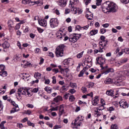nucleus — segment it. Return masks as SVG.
Masks as SVG:
<instances>
[{"label": "nucleus", "instance_id": "f257e3e1", "mask_svg": "<svg viewBox=\"0 0 129 129\" xmlns=\"http://www.w3.org/2000/svg\"><path fill=\"white\" fill-rule=\"evenodd\" d=\"M56 37L59 40H63V41H67V40H69V41L71 43H76L77 42L78 40H79V38H80V34H72L70 35L69 37L66 35V33L65 32L63 31V29H60L58 31H57L56 33Z\"/></svg>", "mask_w": 129, "mask_h": 129}, {"label": "nucleus", "instance_id": "f03ea898", "mask_svg": "<svg viewBox=\"0 0 129 129\" xmlns=\"http://www.w3.org/2000/svg\"><path fill=\"white\" fill-rule=\"evenodd\" d=\"M22 95H25V96H29V97H31V96H32L31 89L27 88H21L18 89V96H17V99H21Z\"/></svg>", "mask_w": 129, "mask_h": 129}, {"label": "nucleus", "instance_id": "7ed1b4c3", "mask_svg": "<svg viewBox=\"0 0 129 129\" xmlns=\"http://www.w3.org/2000/svg\"><path fill=\"white\" fill-rule=\"evenodd\" d=\"M84 120V117L81 115H79L78 117L72 123V126L73 128H78L81 124L82 121Z\"/></svg>", "mask_w": 129, "mask_h": 129}, {"label": "nucleus", "instance_id": "20e7f679", "mask_svg": "<svg viewBox=\"0 0 129 129\" xmlns=\"http://www.w3.org/2000/svg\"><path fill=\"white\" fill-rule=\"evenodd\" d=\"M64 48H65L64 44H61L56 47L55 51L56 57H63L64 56Z\"/></svg>", "mask_w": 129, "mask_h": 129}, {"label": "nucleus", "instance_id": "39448f33", "mask_svg": "<svg viewBox=\"0 0 129 129\" xmlns=\"http://www.w3.org/2000/svg\"><path fill=\"white\" fill-rule=\"evenodd\" d=\"M126 75L127 76H129V72L127 71L117 72L116 74V80H121L123 79L122 78L126 76Z\"/></svg>", "mask_w": 129, "mask_h": 129}, {"label": "nucleus", "instance_id": "423d86ee", "mask_svg": "<svg viewBox=\"0 0 129 129\" xmlns=\"http://www.w3.org/2000/svg\"><path fill=\"white\" fill-rule=\"evenodd\" d=\"M104 7H106L109 12H112V13L116 12V5L112 2L104 4Z\"/></svg>", "mask_w": 129, "mask_h": 129}, {"label": "nucleus", "instance_id": "0eeeda50", "mask_svg": "<svg viewBox=\"0 0 129 129\" xmlns=\"http://www.w3.org/2000/svg\"><path fill=\"white\" fill-rule=\"evenodd\" d=\"M49 24L51 28H54L58 27V25H59L58 19L57 18H51L50 20Z\"/></svg>", "mask_w": 129, "mask_h": 129}, {"label": "nucleus", "instance_id": "6e6552de", "mask_svg": "<svg viewBox=\"0 0 129 129\" xmlns=\"http://www.w3.org/2000/svg\"><path fill=\"white\" fill-rule=\"evenodd\" d=\"M97 64H99L102 69H104L105 67L103 66L105 64V58L102 57H98L96 58Z\"/></svg>", "mask_w": 129, "mask_h": 129}, {"label": "nucleus", "instance_id": "1a4fd4ad", "mask_svg": "<svg viewBox=\"0 0 129 129\" xmlns=\"http://www.w3.org/2000/svg\"><path fill=\"white\" fill-rule=\"evenodd\" d=\"M6 66L4 64H0V76L2 77H7L8 76V72L5 71Z\"/></svg>", "mask_w": 129, "mask_h": 129}, {"label": "nucleus", "instance_id": "9d476101", "mask_svg": "<svg viewBox=\"0 0 129 129\" xmlns=\"http://www.w3.org/2000/svg\"><path fill=\"white\" fill-rule=\"evenodd\" d=\"M119 104L120 108L125 109V108H128V103L124 99H121L119 102Z\"/></svg>", "mask_w": 129, "mask_h": 129}, {"label": "nucleus", "instance_id": "9b49d317", "mask_svg": "<svg viewBox=\"0 0 129 129\" xmlns=\"http://www.w3.org/2000/svg\"><path fill=\"white\" fill-rule=\"evenodd\" d=\"M79 4V0H70L69 5V8H74V6H77Z\"/></svg>", "mask_w": 129, "mask_h": 129}, {"label": "nucleus", "instance_id": "f8f14e48", "mask_svg": "<svg viewBox=\"0 0 129 129\" xmlns=\"http://www.w3.org/2000/svg\"><path fill=\"white\" fill-rule=\"evenodd\" d=\"M59 112L58 115L59 117H61V115L65 114V110H64V106L63 105H61L59 107Z\"/></svg>", "mask_w": 129, "mask_h": 129}, {"label": "nucleus", "instance_id": "ddd939ff", "mask_svg": "<svg viewBox=\"0 0 129 129\" xmlns=\"http://www.w3.org/2000/svg\"><path fill=\"white\" fill-rule=\"evenodd\" d=\"M72 62H73V60L72 59L68 58L63 60V65H68V66H69V65H73Z\"/></svg>", "mask_w": 129, "mask_h": 129}, {"label": "nucleus", "instance_id": "4468645a", "mask_svg": "<svg viewBox=\"0 0 129 129\" xmlns=\"http://www.w3.org/2000/svg\"><path fill=\"white\" fill-rule=\"evenodd\" d=\"M38 23L42 27H46V26H47V21L45 19L38 18Z\"/></svg>", "mask_w": 129, "mask_h": 129}, {"label": "nucleus", "instance_id": "2eb2a0df", "mask_svg": "<svg viewBox=\"0 0 129 129\" xmlns=\"http://www.w3.org/2000/svg\"><path fill=\"white\" fill-rule=\"evenodd\" d=\"M98 102H99V97L98 96H95L94 98H93L92 100V104L94 106L97 105L98 104Z\"/></svg>", "mask_w": 129, "mask_h": 129}, {"label": "nucleus", "instance_id": "dca6fc26", "mask_svg": "<svg viewBox=\"0 0 129 129\" xmlns=\"http://www.w3.org/2000/svg\"><path fill=\"white\" fill-rule=\"evenodd\" d=\"M107 45V41L99 42L100 49L105 50V47H106Z\"/></svg>", "mask_w": 129, "mask_h": 129}, {"label": "nucleus", "instance_id": "f3484780", "mask_svg": "<svg viewBox=\"0 0 129 129\" xmlns=\"http://www.w3.org/2000/svg\"><path fill=\"white\" fill-rule=\"evenodd\" d=\"M58 5L61 7L62 8H64V7H66V5H67V0H58Z\"/></svg>", "mask_w": 129, "mask_h": 129}, {"label": "nucleus", "instance_id": "a211bd4d", "mask_svg": "<svg viewBox=\"0 0 129 129\" xmlns=\"http://www.w3.org/2000/svg\"><path fill=\"white\" fill-rule=\"evenodd\" d=\"M94 111V115L96 117H97V116H100V115L102 114V111L99 110L98 108H96Z\"/></svg>", "mask_w": 129, "mask_h": 129}, {"label": "nucleus", "instance_id": "6ab92c4d", "mask_svg": "<svg viewBox=\"0 0 129 129\" xmlns=\"http://www.w3.org/2000/svg\"><path fill=\"white\" fill-rule=\"evenodd\" d=\"M2 46L3 49H8L10 48V43L7 41H5L2 44Z\"/></svg>", "mask_w": 129, "mask_h": 129}, {"label": "nucleus", "instance_id": "aec40b11", "mask_svg": "<svg viewBox=\"0 0 129 129\" xmlns=\"http://www.w3.org/2000/svg\"><path fill=\"white\" fill-rule=\"evenodd\" d=\"M62 100H63V99L61 96H57L56 97L53 99V101L56 103L59 102V101H62Z\"/></svg>", "mask_w": 129, "mask_h": 129}, {"label": "nucleus", "instance_id": "412c9836", "mask_svg": "<svg viewBox=\"0 0 129 129\" xmlns=\"http://www.w3.org/2000/svg\"><path fill=\"white\" fill-rule=\"evenodd\" d=\"M19 110H20V108H19V106H16L11 110V113H15V112H18Z\"/></svg>", "mask_w": 129, "mask_h": 129}, {"label": "nucleus", "instance_id": "4be33fe9", "mask_svg": "<svg viewBox=\"0 0 129 129\" xmlns=\"http://www.w3.org/2000/svg\"><path fill=\"white\" fill-rule=\"evenodd\" d=\"M111 83H113V80L111 78L107 79L104 81L105 84H111Z\"/></svg>", "mask_w": 129, "mask_h": 129}, {"label": "nucleus", "instance_id": "5701e85b", "mask_svg": "<svg viewBox=\"0 0 129 129\" xmlns=\"http://www.w3.org/2000/svg\"><path fill=\"white\" fill-rule=\"evenodd\" d=\"M88 28H89V25L85 26L82 27H80V26H79V25L77 26V29H79H79H80V30H88Z\"/></svg>", "mask_w": 129, "mask_h": 129}, {"label": "nucleus", "instance_id": "b1692460", "mask_svg": "<svg viewBox=\"0 0 129 129\" xmlns=\"http://www.w3.org/2000/svg\"><path fill=\"white\" fill-rule=\"evenodd\" d=\"M85 71H86V68H84L82 71L80 72V74L78 75L79 77H83V75L84 73H85Z\"/></svg>", "mask_w": 129, "mask_h": 129}, {"label": "nucleus", "instance_id": "393cba45", "mask_svg": "<svg viewBox=\"0 0 129 129\" xmlns=\"http://www.w3.org/2000/svg\"><path fill=\"white\" fill-rule=\"evenodd\" d=\"M98 33V30L97 29L96 30H92L90 32V36H94L96 35Z\"/></svg>", "mask_w": 129, "mask_h": 129}, {"label": "nucleus", "instance_id": "a878e982", "mask_svg": "<svg viewBox=\"0 0 129 129\" xmlns=\"http://www.w3.org/2000/svg\"><path fill=\"white\" fill-rule=\"evenodd\" d=\"M42 76V74L40 73H35L34 74V78L36 79H41V77Z\"/></svg>", "mask_w": 129, "mask_h": 129}, {"label": "nucleus", "instance_id": "bb28decb", "mask_svg": "<svg viewBox=\"0 0 129 129\" xmlns=\"http://www.w3.org/2000/svg\"><path fill=\"white\" fill-rule=\"evenodd\" d=\"M113 83L117 86H120L121 85V81H118L116 79H115V81H113Z\"/></svg>", "mask_w": 129, "mask_h": 129}, {"label": "nucleus", "instance_id": "cd10ccee", "mask_svg": "<svg viewBox=\"0 0 129 129\" xmlns=\"http://www.w3.org/2000/svg\"><path fill=\"white\" fill-rule=\"evenodd\" d=\"M44 90L48 93H51L52 92V88L50 87H45L44 88Z\"/></svg>", "mask_w": 129, "mask_h": 129}, {"label": "nucleus", "instance_id": "c85d7f7f", "mask_svg": "<svg viewBox=\"0 0 129 129\" xmlns=\"http://www.w3.org/2000/svg\"><path fill=\"white\" fill-rule=\"evenodd\" d=\"M6 121H3L1 123L0 127L1 129H8L7 127H5V123H6Z\"/></svg>", "mask_w": 129, "mask_h": 129}, {"label": "nucleus", "instance_id": "c756f323", "mask_svg": "<svg viewBox=\"0 0 129 129\" xmlns=\"http://www.w3.org/2000/svg\"><path fill=\"white\" fill-rule=\"evenodd\" d=\"M106 94L110 96H112L114 94L113 90H110L107 91L106 92Z\"/></svg>", "mask_w": 129, "mask_h": 129}, {"label": "nucleus", "instance_id": "7c9ffc66", "mask_svg": "<svg viewBox=\"0 0 129 129\" xmlns=\"http://www.w3.org/2000/svg\"><path fill=\"white\" fill-rule=\"evenodd\" d=\"M68 90V88L66 86H62L60 88L61 92H65Z\"/></svg>", "mask_w": 129, "mask_h": 129}, {"label": "nucleus", "instance_id": "2f4dec72", "mask_svg": "<svg viewBox=\"0 0 129 129\" xmlns=\"http://www.w3.org/2000/svg\"><path fill=\"white\" fill-rule=\"evenodd\" d=\"M8 25L9 29H11V28H13L14 26V22L12 20H9L8 22Z\"/></svg>", "mask_w": 129, "mask_h": 129}, {"label": "nucleus", "instance_id": "473e14b6", "mask_svg": "<svg viewBox=\"0 0 129 129\" xmlns=\"http://www.w3.org/2000/svg\"><path fill=\"white\" fill-rule=\"evenodd\" d=\"M34 52L35 54H41L42 53V51L41 50V49L37 47L35 48Z\"/></svg>", "mask_w": 129, "mask_h": 129}, {"label": "nucleus", "instance_id": "72a5a7b5", "mask_svg": "<svg viewBox=\"0 0 129 129\" xmlns=\"http://www.w3.org/2000/svg\"><path fill=\"white\" fill-rule=\"evenodd\" d=\"M23 63L26 67H29L31 65V63L29 62V61H27L26 60H23Z\"/></svg>", "mask_w": 129, "mask_h": 129}, {"label": "nucleus", "instance_id": "f704fd0d", "mask_svg": "<svg viewBox=\"0 0 129 129\" xmlns=\"http://www.w3.org/2000/svg\"><path fill=\"white\" fill-rule=\"evenodd\" d=\"M102 11L103 12V13H109V10H108V8L107 7H102Z\"/></svg>", "mask_w": 129, "mask_h": 129}, {"label": "nucleus", "instance_id": "c9c22d12", "mask_svg": "<svg viewBox=\"0 0 129 129\" xmlns=\"http://www.w3.org/2000/svg\"><path fill=\"white\" fill-rule=\"evenodd\" d=\"M22 3L23 5H29L31 4V0H22Z\"/></svg>", "mask_w": 129, "mask_h": 129}, {"label": "nucleus", "instance_id": "e433bc0d", "mask_svg": "<svg viewBox=\"0 0 129 129\" xmlns=\"http://www.w3.org/2000/svg\"><path fill=\"white\" fill-rule=\"evenodd\" d=\"M103 52V50L102 48H100L99 49H94V52L95 54H97V53H102Z\"/></svg>", "mask_w": 129, "mask_h": 129}, {"label": "nucleus", "instance_id": "4c0bfd02", "mask_svg": "<svg viewBox=\"0 0 129 129\" xmlns=\"http://www.w3.org/2000/svg\"><path fill=\"white\" fill-rule=\"evenodd\" d=\"M70 86L72 87V88H76L77 87V84L74 83H70Z\"/></svg>", "mask_w": 129, "mask_h": 129}, {"label": "nucleus", "instance_id": "58836bf2", "mask_svg": "<svg viewBox=\"0 0 129 129\" xmlns=\"http://www.w3.org/2000/svg\"><path fill=\"white\" fill-rule=\"evenodd\" d=\"M58 110V106L56 107H52V108L48 110L49 112H51V111H57Z\"/></svg>", "mask_w": 129, "mask_h": 129}, {"label": "nucleus", "instance_id": "ea45409f", "mask_svg": "<svg viewBox=\"0 0 129 129\" xmlns=\"http://www.w3.org/2000/svg\"><path fill=\"white\" fill-rule=\"evenodd\" d=\"M111 129H118V125L117 124H113L111 126Z\"/></svg>", "mask_w": 129, "mask_h": 129}, {"label": "nucleus", "instance_id": "a19ab883", "mask_svg": "<svg viewBox=\"0 0 129 129\" xmlns=\"http://www.w3.org/2000/svg\"><path fill=\"white\" fill-rule=\"evenodd\" d=\"M83 53H84V51H82L81 52L78 53L77 55V57L78 59H80V58H82V56H83Z\"/></svg>", "mask_w": 129, "mask_h": 129}, {"label": "nucleus", "instance_id": "79ce46f5", "mask_svg": "<svg viewBox=\"0 0 129 129\" xmlns=\"http://www.w3.org/2000/svg\"><path fill=\"white\" fill-rule=\"evenodd\" d=\"M27 124L29 126H32V127H35V124L34 123L31 122L30 120L27 121Z\"/></svg>", "mask_w": 129, "mask_h": 129}, {"label": "nucleus", "instance_id": "37998d69", "mask_svg": "<svg viewBox=\"0 0 129 129\" xmlns=\"http://www.w3.org/2000/svg\"><path fill=\"white\" fill-rule=\"evenodd\" d=\"M23 79H27L28 77H30V76H29V74L24 73L23 74Z\"/></svg>", "mask_w": 129, "mask_h": 129}, {"label": "nucleus", "instance_id": "c03bdc74", "mask_svg": "<svg viewBox=\"0 0 129 129\" xmlns=\"http://www.w3.org/2000/svg\"><path fill=\"white\" fill-rule=\"evenodd\" d=\"M86 17H93V14H92V13H91L90 11H87L86 12Z\"/></svg>", "mask_w": 129, "mask_h": 129}, {"label": "nucleus", "instance_id": "a18cd8bd", "mask_svg": "<svg viewBox=\"0 0 129 129\" xmlns=\"http://www.w3.org/2000/svg\"><path fill=\"white\" fill-rule=\"evenodd\" d=\"M39 91V88H35L33 89V90H30L31 93L32 92H34V93H37Z\"/></svg>", "mask_w": 129, "mask_h": 129}, {"label": "nucleus", "instance_id": "49530a36", "mask_svg": "<svg viewBox=\"0 0 129 129\" xmlns=\"http://www.w3.org/2000/svg\"><path fill=\"white\" fill-rule=\"evenodd\" d=\"M115 66H116L117 67H119V66H120V65H122V62H121V60L115 62Z\"/></svg>", "mask_w": 129, "mask_h": 129}, {"label": "nucleus", "instance_id": "de8ad7c7", "mask_svg": "<svg viewBox=\"0 0 129 129\" xmlns=\"http://www.w3.org/2000/svg\"><path fill=\"white\" fill-rule=\"evenodd\" d=\"M52 83H53V84H56V83H57V80L56 79V77L53 76L52 77Z\"/></svg>", "mask_w": 129, "mask_h": 129}, {"label": "nucleus", "instance_id": "09e8293b", "mask_svg": "<svg viewBox=\"0 0 129 129\" xmlns=\"http://www.w3.org/2000/svg\"><path fill=\"white\" fill-rule=\"evenodd\" d=\"M87 86L88 88H91V87H93V86H94V83L93 82L89 83Z\"/></svg>", "mask_w": 129, "mask_h": 129}, {"label": "nucleus", "instance_id": "8fccbe9b", "mask_svg": "<svg viewBox=\"0 0 129 129\" xmlns=\"http://www.w3.org/2000/svg\"><path fill=\"white\" fill-rule=\"evenodd\" d=\"M98 107H99V110H100L101 111H102V110H103V109H104V105H98Z\"/></svg>", "mask_w": 129, "mask_h": 129}, {"label": "nucleus", "instance_id": "3c124183", "mask_svg": "<svg viewBox=\"0 0 129 129\" xmlns=\"http://www.w3.org/2000/svg\"><path fill=\"white\" fill-rule=\"evenodd\" d=\"M16 126L19 127V128H23V127H24V125L21 123H17Z\"/></svg>", "mask_w": 129, "mask_h": 129}, {"label": "nucleus", "instance_id": "603ef678", "mask_svg": "<svg viewBox=\"0 0 129 129\" xmlns=\"http://www.w3.org/2000/svg\"><path fill=\"white\" fill-rule=\"evenodd\" d=\"M69 92L71 93V94H74V93L76 92V90H75L74 89H71L69 90Z\"/></svg>", "mask_w": 129, "mask_h": 129}, {"label": "nucleus", "instance_id": "864d4df0", "mask_svg": "<svg viewBox=\"0 0 129 129\" xmlns=\"http://www.w3.org/2000/svg\"><path fill=\"white\" fill-rule=\"evenodd\" d=\"M69 99L70 101H71L72 102L75 100V97H74V96L71 95L70 96Z\"/></svg>", "mask_w": 129, "mask_h": 129}, {"label": "nucleus", "instance_id": "5fc2aeb1", "mask_svg": "<svg viewBox=\"0 0 129 129\" xmlns=\"http://www.w3.org/2000/svg\"><path fill=\"white\" fill-rule=\"evenodd\" d=\"M81 90L83 93H85L86 92H87V89L85 87H82Z\"/></svg>", "mask_w": 129, "mask_h": 129}, {"label": "nucleus", "instance_id": "6e6d98bb", "mask_svg": "<svg viewBox=\"0 0 129 129\" xmlns=\"http://www.w3.org/2000/svg\"><path fill=\"white\" fill-rule=\"evenodd\" d=\"M100 42L103 41H107V40H105V37L104 36H101L100 38Z\"/></svg>", "mask_w": 129, "mask_h": 129}, {"label": "nucleus", "instance_id": "4d7b16f0", "mask_svg": "<svg viewBox=\"0 0 129 129\" xmlns=\"http://www.w3.org/2000/svg\"><path fill=\"white\" fill-rule=\"evenodd\" d=\"M37 31H38V33L42 34V33H43V32H44V29H43L40 27H37Z\"/></svg>", "mask_w": 129, "mask_h": 129}, {"label": "nucleus", "instance_id": "13d9d810", "mask_svg": "<svg viewBox=\"0 0 129 129\" xmlns=\"http://www.w3.org/2000/svg\"><path fill=\"white\" fill-rule=\"evenodd\" d=\"M70 95V93L65 94V95L63 96L64 99H66V100L68 99V97H69Z\"/></svg>", "mask_w": 129, "mask_h": 129}, {"label": "nucleus", "instance_id": "bf43d9fd", "mask_svg": "<svg viewBox=\"0 0 129 129\" xmlns=\"http://www.w3.org/2000/svg\"><path fill=\"white\" fill-rule=\"evenodd\" d=\"M100 103L101 105H106L105 101L103 99H100Z\"/></svg>", "mask_w": 129, "mask_h": 129}, {"label": "nucleus", "instance_id": "052dcab7", "mask_svg": "<svg viewBox=\"0 0 129 129\" xmlns=\"http://www.w3.org/2000/svg\"><path fill=\"white\" fill-rule=\"evenodd\" d=\"M100 32L101 34H105V33H106V29L104 28H102L101 29H100Z\"/></svg>", "mask_w": 129, "mask_h": 129}, {"label": "nucleus", "instance_id": "680f3d73", "mask_svg": "<svg viewBox=\"0 0 129 129\" xmlns=\"http://www.w3.org/2000/svg\"><path fill=\"white\" fill-rule=\"evenodd\" d=\"M26 106L28 108H34V105L32 104H28L26 105Z\"/></svg>", "mask_w": 129, "mask_h": 129}, {"label": "nucleus", "instance_id": "e2e57ef3", "mask_svg": "<svg viewBox=\"0 0 129 129\" xmlns=\"http://www.w3.org/2000/svg\"><path fill=\"white\" fill-rule=\"evenodd\" d=\"M62 126L61 125H55L53 127V129L61 128Z\"/></svg>", "mask_w": 129, "mask_h": 129}, {"label": "nucleus", "instance_id": "0e129e2a", "mask_svg": "<svg viewBox=\"0 0 129 129\" xmlns=\"http://www.w3.org/2000/svg\"><path fill=\"white\" fill-rule=\"evenodd\" d=\"M124 53H125V54H129V48H126L123 49Z\"/></svg>", "mask_w": 129, "mask_h": 129}, {"label": "nucleus", "instance_id": "69168bd1", "mask_svg": "<svg viewBox=\"0 0 129 129\" xmlns=\"http://www.w3.org/2000/svg\"><path fill=\"white\" fill-rule=\"evenodd\" d=\"M108 111H109V112H111L112 111H114V108H113V107L111 106V107H109L108 108Z\"/></svg>", "mask_w": 129, "mask_h": 129}, {"label": "nucleus", "instance_id": "338daca9", "mask_svg": "<svg viewBox=\"0 0 129 129\" xmlns=\"http://www.w3.org/2000/svg\"><path fill=\"white\" fill-rule=\"evenodd\" d=\"M121 3H122V4H124L125 5H126L128 4L129 0H121Z\"/></svg>", "mask_w": 129, "mask_h": 129}, {"label": "nucleus", "instance_id": "774afa93", "mask_svg": "<svg viewBox=\"0 0 129 129\" xmlns=\"http://www.w3.org/2000/svg\"><path fill=\"white\" fill-rule=\"evenodd\" d=\"M96 2V5L100 6L101 5V2H102V0H97Z\"/></svg>", "mask_w": 129, "mask_h": 129}]
</instances>
